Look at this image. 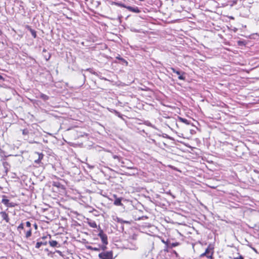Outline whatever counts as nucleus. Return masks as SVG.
Instances as JSON below:
<instances>
[{
    "label": "nucleus",
    "instance_id": "1",
    "mask_svg": "<svg viewBox=\"0 0 259 259\" xmlns=\"http://www.w3.org/2000/svg\"><path fill=\"white\" fill-rule=\"evenodd\" d=\"M98 256L100 259H113V252L112 251H103L99 254Z\"/></svg>",
    "mask_w": 259,
    "mask_h": 259
},
{
    "label": "nucleus",
    "instance_id": "2",
    "mask_svg": "<svg viewBox=\"0 0 259 259\" xmlns=\"http://www.w3.org/2000/svg\"><path fill=\"white\" fill-rule=\"evenodd\" d=\"M2 202L6 206L9 207H14L15 205L14 203L10 202V200L7 198L6 196H3Z\"/></svg>",
    "mask_w": 259,
    "mask_h": 259
},
{
    "label": "nucleus",
    "instance_id": "3",
    "mask_svg": "<svg viewBox=\"0 0 259 259\" xmlns=\"http://www.w3.org/2000/svg\"><path fill=\"white\" fill-rule=\"evenodd\" d=\"M98 235L100 237L103 244H108L107 236L103 233V230H101Z\"/></svg>",
    "mask_w": 259,
    "mask_h": 259
},
{
    "label": "nucleus",
    "instance_id": "4",
    "mask_svg": "<svg viewBox=\"0 0 259 259\" xmlns=\"http://www.w3.org/2000/svg\"><path fill=\"white\" fill-rule=\"evenodd\" d=\"M211 248H210L209 247H208L206 249L205 252L200 255V257H202L205 256L208 258H211L212 252H211Z\"/></svg>",
    "mask_w": 259,
    "mask_h": 259
},
{
    "label": "nucleus",
    "instance_id": "5",
    "mask_svg": "<svg viewBox=\"0 0 259 259\" xmlns=\"http://www.w3.org/2000/svg\"><path fill=\"white\" fill-rule=\"evenodd\" d=\"M171 70L174 73H176L179 75L178 78L180 80H185V77L183 75V74H185L184 72H181L180 71L177 70L174 68H171Z\"/></svg>",
    "mask_w": 259,
    "mask_h": 259
},
{
    "label": "nucleus",
    "instance_id": "6",
    "mask_svg": "<svg viewBox=\"0 0 259 259\" xmlns=\"http://www.w3.org/2000/svg\"><path fill=\"white\" fill-rule=\"evenodd\" d=\"M0 214L2 219L6 222L8 223L9 222L10 219L8 214L5 211H1Z\"/></svg>",
    "mask_w": 259,
    "mask_h": 259
},
{
    "label": "nucleus",
    "instance_id": "7",
    "mask_svg": "<svg viewBox=\"0 0 259 259\" xmlns=\"http://www.w3.org/2000/svg\"><path fill=\"white\" fill-rule=\"evenodd\" d=\"M126 9L130 11L138 13L140 12V10L139 9V8L137 7H132L131 6H127L126 7Z\"/></svg>",
    "mask_w": 259,
    "mask_h": 259
},
{
    "label": "nucleus",
    "instance_id": "8",
    "mask_svg": "<svg viewBox=\"0 0 259 259\" xmlns=\"http://www.w3.org/2000/svg\"><path fill=\"white\" fill-rule=\"evenodd\" d=\"M38 156V159L35 160L34 162L37 164H39L40 163L41 160L42 159L44 155L41 153L35 152Z\"/></svg>",
    "mask_w": 259,
    "mask_h": 259
},
{
    "label": "nucleus",
    "instance_id": "9",
    "mask_svg": "<svg viewBox=\"0 0 259 259\" xmlns=\"http://www.w3.org/2000/svg\"><path fill=\"white\" fill-rule=\"evenodd\" d=\"M51 246L55 247H59L60 245L59 244L58 242L55 240H49V242Z\"/></svg>",
    "mask_w": 259,
    "mask_h": 259
},
{
    "label": "nucleus",
    "instance_id": "10",
    "mask_svg": "<svg viewBox=\"0 0 259 259\" xmlns=\"http://www.w3.org/2000/svg\"><path fill=\"white\" fill-rule=\"evenodd\" d=\"M48 242L47 241H41L37 242L35 245L36 248H39L41 245H46Z\"/></svg>",
    "mask_w": 259,
    "mask_h": 259
},
{
    "label": "nucleus",
    "instance_id": "11",
    "mask_svg": "<svg viewBox=\"0 0 259 259\" xmlns=\"http://www.w3.org/2000/svg\"><path fill=\"white\" fill-rule=\"evenodd\" d=\"M27 28L28 30L30 31L31 34L33 36V37L34 38H35L36 37V31L34 30L31 28L29 26H27Z\"/></svg>",
    "mask_w": 259,
    "mask_h": 259
},
{
    "label": "nucleus",
    "instance_id": "12",
    "mask_svg": "<svg viewBox=\"0 0 259 259\" xmlns=\"http://www.w3.org/2000/svg\"><path fill=\"white\" fill-rule=\"evenodd\" d=\"M43 55L44 56L45 59L48 61L49 60L51 55L49 53H48L47 55H46L45 54L47 53V50H43Z\"/></svg>",
    "mask_w": 259,
    "mask_h": 259
},
{
    "label": "nucleus",
    "instance_id": "13",
    "mask_svg": "<svg viewBox=\"0 0 259 259\" xmlns=\"http://www.w3.org/2000/svg\"><path fill=\"white\" fill-rule=\"evenodd\" d=\"M114 204L115 205H117V206L121 205H122V203H121V199H120V198L116 199L115 200L114 202Z\"/></svg>",
    "mask_w": 259,
    "mask_h": 259
},
{
    "label": "nucleus",
    "instance_id": "14",
    "mask_svg": "<svg viewBox=\"0 0 259 259\" xmlns=\"http://www.w3.org/2000/svg\"><path fill=\"white\" fill-rule=\"evenodd\" d=\"M180 243L179 242H175V243H169V246L168 248H172V247L177 246L179 245Z\"/></svg>",
    "mask_w": 259,
    "mask_h": 259
},
{
    "label": "nucleus",
    "instance_id": "15",
    "mask_svg": "<svg viewBox=\"0 0 259 259\" xmlns=\"http://www.w3.org/2000/svg\"><path fill=\"white\" fill-rule=\"evenodd\" d=\"M179 120L181 122H183V123H185L186 124H190V122H189V121L187 119H186L185 118H182L181 117H179Z\"/></svg>",
    "mask_w": 259,
    "mask_h": 259
},
{
    "label": "nucleus",
    "instance_id": "16",
    "mask_svg": "<svg viewBox=\"0 0 259 259\" xmlns=\"http://www.w3.org/2000/svg\"><path fill=\"white\" fill-rule=\"evenodd\" d=\"M40 97V98L44 100V101H47L49 99V96L44 94H41Z\"/></svg>",
    "mask_w": 259,
    "mask_h": 259
},
{
    "label": "nucleus",
    "instance_id": "17",
    "mask_svg": "<svg viewBox=\"0 0 259 259\" xmlns=\"http://www.w3.org/2000/svg\"><path fill=\"white\" fill-rule=\"evenodd\" d=\"M32 233H31V229L29 228L26 232V237L27 238H29L31 236Z\"/></svg>",
    "mask_w": 259,
    "mask_h": 259
},
{
    "label": "nucleus",
    "instance_id": "18",
    "mask_svg": "<svg viewBox=\"0 0 259 259\" xmlns=\"http://www.w3.org/2000/svg\"><path fill=\"white\" fill-rule=\"evenodd\" d=\"M107 244H103L102 245H100L99 247L100 248V250H102L103 251H105V250L107 249Z\"/></svg>",
    "mask_w": 259,
    "mask_h": 259
},
{
    "label": "nucleus",
    "instance_id": "19",
    "mask_svg": "<svg viewBox=\"0 0 259 259\" xmlns=\"http://www.w3.org/2000/svg\"><path fill=\"white\" fill-rule=\"evenodd\" d=\"M117 222L118 223H121V224H122L123 223H127V224L129 223V222L128 221H123L122 219L118 218H117Z\"/></svg>",
    "mask_w": 259,
    "mask_h": 259
},
{
    "label": "nucleus",
    "instance_id": "20",
    "mask_svg": "<svg viewBox=\"0 0 259 259\" xmlns=\"http://www.w3.org/2000/svg\"><path fill=\"white\" fill-rule=\"evenodd\" d=\"M89 224L91 227L94 228H96L97 227V224L95 222H90Z\"/></svg>",
    "mask_w": 259,
    "mask_h": 259
},
{
    "label": "nucleus",
    "instance_id": "21",
    "mask_svg": "<svg viewBox=\"0 0 259 259\" xmlns=\"http://www.w3.org/2000/svg\"><path fill=\"white\" fill-rule=\"evenodd\" d=\"M49 238V239L50 240L51 238V236L50 235H48L47 236H45L41 237V239L43 241H47L46 240Z\"/></svg>",
    "mask_w": 259,
    "mask_h": 259
},
{
    "label": "nucleus",
    "instance_id": "22",
    "mask_svg": "<svg viewBox=\"0 0 259 259\" xmlns=\"http://www.w3.org/2000/svg\"><path fill=\"white\" fill-rule=\"evenodd\" d=\"M114 4L115 5L120 6V7L125 8H126V7H127V6H126L125 5H124V4H122L119 3H115V2Z\"/></svg>",
    "mask_w": 259,
    "mask_h": 259
},
{
    "label": "nucleus",
    "instance_id": "23",
    "mask_svg": "<svg viewBox=\"0 0 259 259\" xmlns=\"http://www.w3.org/2000/svg\"><path fill=\"white\" fill-rule=\"evenodd\" d=\"M18 230L20 231V230H23L24 229V226L23 223H21L20 224V225L17 228Z\"/></svg>",
    "mask_w": 259,
    "mask_h": 259
},
{
    "label": "nucleus",
    "instance_id": "24",
    "mask_svg": "<svg viewBox=\"0 0 259 259\" xmlns=\"http://www.w3.org/2000/svg\"><path fill=\"white\" fill-rule=\"evenodd\" d=\"M162 242L165 245V248H167L169 246V242L168 241H165L164 240H162Z\"/></svg>",
    "mask_w": 259,
    "mask_h": 259
},
{
    "label": "nucleus",
    "instance_id": "25",
    "mask_svg": "<svg viewBox=\"0 0 259 259\" xmlns=\"http://www.w3.org/2000/svg\"><path fill=\"white\" fill-rule=\"evenodd\" d=\"M117 59H119V60H121V61H122L124 63H125L126 64V65H127V62L126 61H125L124 59L121 58L119 56L117 57H116Z\"/></svg>",
    "mask_w": 259,
    "mask_h": 259
},
{
    "label": "nucleus",
    "instance_id": "26",
    "mask_svg": "<svg viewBox=\"0 0 259 259\" xmlns=\"http://www.w3.org/2000/svg\"><path fill=\"white\" fill-rule=\"evenodd\" d=\"M28 133H29V131H28V130H27V129H24V130H23L22 131V134H23V135H28Z\"/></svg>",
    "mask_w": 259,
    "mask_h": 259
},
{
    "label": "nucleus",
    "instance_id": "27",
    "mask_svg": "<svg viewBox=\"0 0 259 259\" xmlns=\"http://www.w3.org/2000/svg\"><path fill=\"white\" fill-rule=\"evenodd\" d=\"M31 223L29 221L26 222V227L27 228H28V229L29 228H31Z\"/></svg>",
    "mask_w": 259,
    "mask_h": 259
},
{
    "label": "nucleus",
    "instance_id": "28",
    "mask_svg": "<svg viewBox=\"0 0 259 259\" xmlns=\"http://www.w3.org/2000/svg\"><path fill=\"white\" fill-rule=\"evenodd\" d=\"M100 250V248L99 246L98 247H94L93 250V251H99Z\"/></svg>",
    "mask_w": 259,
    "mask_h": 259
},
{
    "label": "nucleus",
    "instance_id": "29",
    "mask_svg": "<svg viewBox=\"0 0 259 259\" xmlns=\"http://www.w3.org/2000/svg\"><path fill=\"white\" fill-rule=\"evenodd\" d=\"M232 259H244L243 256L240 255L239 257H234Z\"/></svg>",
    "mask_w": 259,
    "mask_h": 259
},
{
    "label": "nucleus",
    "instance_id": "30",
    "mask_svg": "<svg viewBox=\"0 0 259 259\" xmlns=\"http://www.w3.org/2000/svg\"><path fill=\"white\" fill-rule=\"evenodd\" d=\"M87 249L93 251L94 247L92 246H87Z\"/></svg>",
    "mask_w": 259,
    "mask_h": 259
},
{
    "label": "nucleus",
    "instance_id": "31",
    "mask_svg": "<svg viewBox=\"0 0 259 259\" xmlns=\"http://www.w3.org/2000/svg\"><path fill=\"white\" fill-rule=\"evenodd\" d=\"M123 167H125V166H123ZM126 167L128 169H135V168L134 166H126Z\"/></svg>",
    "mask_w": 259,
    "mask_h": 259
},
{
    "label": "nucleus",
    "instance_id": "32",
    "mask_svg": "<svg viewBox=\"0 0 259 259\" xmlns=\"http://www.w3.org/2000/svg\"><path fill=\"white\" fill-rule=\"evenodd\" d=\"M113 158L114 159H119V157L117 155H115L113 156Z\"/></svg>",
    "mask_w": 259,
    "mask_h": 259
},
{
    "label": "nucleus",
    "instance_id": "33",
    "mask_svg": "<svg viewBox=\"0 0 259 259\" xmlns=\"http://www.w3.org/2000/svg\"><path fill=\"white\" fill-rule=\"evenodd\" d=\"M174 253L176 255H178V253H177V252L176 251H174Z\"/></svg>",
    "mask_w": 259,
    "mask_h": 259
},
{
    "label": "nucleus",
    "instance_id": "34",
    "mask_svg": "<svg viewBox=\"0 0 259 259\" xmlns=\"http://www.w3.org/2000/svg\"><path fill=\"white\" fill-rule=\"evenodd\" d=\"M3 79V77L2 75H0V79Z\"/></svg>",
    "mask_w": 259,
    "mask_h": 259
},
{
    "label": "nucleus",
    "instance_id": "35",
    "mask_svg": "<svg viewBox=\"0 0 259 259\" xmlns=\"http://www.w3.org/2000/svg\"><path fill=\"white\" fill-rule=\"evenodd\" d=\"M121 230H122V231H123V227L122 226L121 227Z\"/></svg>",
    "mask_w": 259,
    "mask_h": 259
},
{
    "label": "nucleus",
    "instance_id": "36",
    "mask_svg": "<svg viewBox=\"0 0 259 259\" xmlns=\"http://www.w3.org/2000/svg\"><path fill=\"white\" fill-rule=\"evenodd\" d=\"M2 34V30L0 29V35H1Z\"/></svg>",
    "mask_w": 259,
    "mask_h": 259
},
{
    "label": "nucleus",
    "instance_id": "37",
    "mask_svg": "<svg viewBox=\"0 0 259 259\" xmlns=\"http://www.w3.org/2000/svg\"><path fill=\"white\" fill-rule=\"evenodd\" d=\"M91 69H87V70H90Z\"/></svg>",
    "mask_w": 259,
    "mask_h": 259
}]
</instances>
